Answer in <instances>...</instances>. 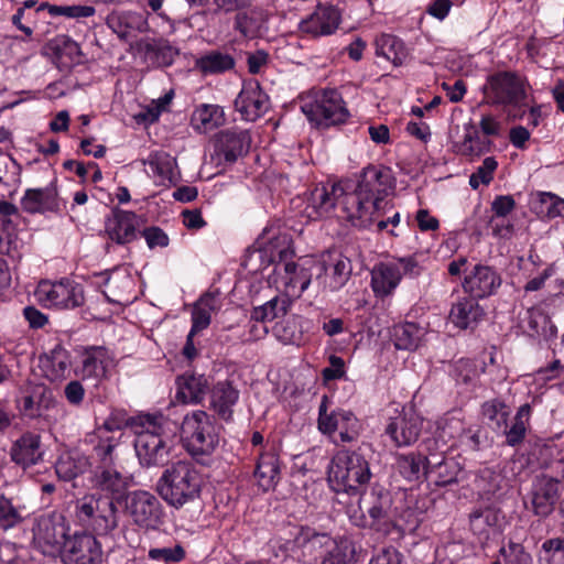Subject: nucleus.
I'll use <instances>...</instances> for the list:
<instances>
[{"instance_id": "obj_1", "label": "nucleus", "mask_w": 564, "mask_h": 564, "mask_svg": "<svg viewBox=\"0 0 564 564\" xmlns=\"http://www.w3.org/2000/svg\"><path fill=\"white\" fill-rule=\"evenodd\" d=\"M395 181L388 167L368 165L360 173L352 193L345 195L343 210L354 227L367 228L375 221Z\"/></svg>"}, {"instance_id": "obj_2", "label": "nucleus", "mask_w": 564, "mask_h": 564, "mask_svg": "<svg viewBox=\"0 0 564 564\" xmlns=\"http://www.w3.org/2000/svg\"><path fill=\"white\" fill-rule=\"evenodd\" d=\"M203 485V475L195 464L181 459L165 466L155 491L167 506L180 510L200 500Z\"/></svg>"}, {"instance_id": "obj_3", "label": "nucleus", "mask_w": 564, "mask_h": 564, "mask_svg": "<svg viewBox=\"0 0 564 564\" xmlns=\"http://www.w3.org/2000/svg\"><path fill=\"white\" fill-rule=\"evenodd\" d=\"M162 415L144 414L130 417L126 425L135 427L134 449L143 467L165 465L170 459L172 442L162 433Z\"/></svg>"}, {"instance_id": "obj_4", "label": "nucleus", "mask_w": 564, "mask_h": 564, "mask_svg": "<svg viewBox=\"0 0 564 564\" xmlns=\"http://www.w3.org/2000/svg\"><path fill=\"white\" fill-rule=\"evenodd\" d=\"M371 478L369 463L366 458L350 451H339L328 467V482L336 492L347 495L362 494V488Z\"/></svg>"}, {"instance_id": "obj_5", "label": "nucleus", "mask_w": 564, "mask_h": 564, "mask_svg": "<svg viewBox=\"0 0 564 564\" xmlns=\"http://www.w3.org/2000/svg\"><path fill=\"white\" fill-rule=\"evenodd\" d=\"M218 426L213 415L203 410L187 413L181 425L186 452L195 459L212 455L219 443Z\"/></svg>"}, {"instance_id": "obj_6", "label": "nucleus", "mask_w": 564, "mask_h": 564, "mask_svg": "<svg viewBox=\"0 0 564 564\" xmlns=\"http://www.w3.org/2000/svg\"><path fill=\"white\" fill-rule=\"evenodd\" d=\"M75 509L78 521L94 535L108 536L119 525V510L110 496L86 495L76 501Z\"/></svg>"}, {"instance_id": "obj_7", "label": "nucleus", "mask_w": 564, "mask_h": 564, "mask_svg": "<svg viewBox=\"0 0 564 564\" xmlns=\"http://www.w3.org/2000/svg\"><path fill=\"white\" fill-rule=\"evenodd\" d=\"M484 102L489 106L520 109L527 97L523 79L512 72L488 76L482 87Z\"/></svg>"}, {"instance_id": "obj_8", "label": "nucleus", "mask_w": 564, "mask_h": 564, "mask_svg": "<svg viewBox=\"0 0 564 564\" xmlns=\"http://www.w3.org/2000/svg\"><path fill=\"white\" fill-rule=\"evenodd\" d=\"M301 110L317 128L343 124L350 117L341 95L336 89L323 90L314 100L303 102Z\"/></svg>"}, {"instance_id": "obj_9", "label": "nucleus", "mask_w": 564, "mask_h": 564, "mask_svg": "<svg viewBox=\"0 0 564 564\" xmlns=\"http://www.w3.org/2000/svg\"><path fill=\"white\" fill-rule=\"evenodd\" d=\"M421 268L414 257L398 258L391 262H380L371 271V288L377 296L390 295L403 275L416 276Z\"/></svg>"}, {"instance_id": "obj_10", "label": "nucleus", "mask_w": 564, "mask_h": 564, "mask_svg": "<svg viewBox=\"0 0 564 564\" xmlns=\"http://www.w3.org/2000/svg\"><path fill=\"white\" fill-rule=\"evenodd\" d=\"M69 528L59 513L44 514L35 519L32 528L33 544L44 555L55 556L65 546Z\"/></svg>"}, {"instance_id": "obj_11", "label": "nucleus", "mask_w": 564, "mask_h": 564, "mask_svg": "<svg viewBox=\"0 0 564 564\" xmlns=\"http://www.w3.org/2000/svg\"><path fill=\"white\" fill-rule=\"evenodd\" d=\"M39 303L46 307L76 308L84 304V291L80 284L69 279L41 281L34 292Z\"/></svg>"}, {"instance_id": "obj_12", "label": "nucleus", "mask_w": 564, "mask_h": 564, "mask_svg": "<svg viewBox=\"0 0 564 564\" xmlns=\"http://www.w3.org/2000/svg\"><path fill=\"white\" fill-rule=\"evenodd\" d=\"M359 508L369 519L364 518L357 525L381 530L394 522L391 495L381 488L373 487L369 494H362Z\"/></svg>"}, {"instance_id": "obj_13", "label": "nucleus", "mask_w": 564, "mask_h": 564, "mask_svg": "<svg viewBox=\"0 0 564 564\" xmlns=\"http://www.w3.org/2000/svg\"><path fill=\"white\" fill-rule=\"evenodd\" d=\"M318 430L328 435L338 432L340 442L350 443L357 440L360 424L351 411L338 409L327 413L326 398L324 397L319 404Z\"/></svg>"}, {"instance_id": "obj_14", "label": "nucleus", "mask_w": 564, "mask_h": 564, "mask_svg": "<svg viewBox=\"0 0 564 564\" xmlns=\"http://www.w3.org/2000/svg\"><path fill=\"white\" fill-rule=\"evenodd\" d=\"M102 546L96 535L75 532L67 538L63 549L64 564H102Z\"/></svg>"}, {"instance_id": "obj_15", "label": "nucleus", "mask_w": 564, "mask_h": 564, "mask_svg": "<svg viewBox=\"0 0 564 564\" xmlns=\"http://www.w3.org/2000/svg\"><path fill=\"white\" fill-rule=\"evenodd\" d=\"M126 510L133 522L145 529H154L161 523L162 506L159 499L145 490H134L126 496Z\"/></svg>"}, {"instance_id": "obj_16", "label": "nucleus", "mask_w": 564, "mask_h": 564, "mask_svg": "<svg viewBox=\"0 0 564 564\" xmlns=\"http://www.w3.org/2000/svg\"><path fill=\"white\" fill-rule=\"evenodd\" d=\"M501 284V274L495 267L477 263L466 271L462 288L473 297L486 299L496 294Z\"/></svg>"}, {"instance_id": "obj_17", "label": "nucleus", "mask_w": 564, "mask_h": 564, "mask_svg": "<svg viewBox=\"0 0 564 564\" xmlns=\"http://www.w3.org/2000/svg\"><path fill=\"white\" fill-rule=\"evenodd\" d=\"M317 283L323 291L335 292L340 290L351 274L350 260L340 253H328L327 259L315 262Z\"/></svg>"}, {"instance_id": "obj_18", "label": "nucleus", "mask_w": 564, "mask_h": 564, "mask_svg": "<svg viewBox=\"0 0 564 564\" xmlns=\"http://www.w3.org/2000/svg\"><path fill=\"white\" fill-rule=\"evenodd\" d=\"M316 270L315 261L306 260L303 263L292 261L284 262L275 271L280 275V282L284 294L292 301L299 299L307 290L313 278V271Z\"/></svg>"}, {"instance_id": "obj_19", "label": "nucleus", "mask_w": 564, "mask_h": 564, "mask_svg": "<svg viewBox=\"0 0 564 564\" xmlns=\"http://www.w3.org/2000/svg\"><path fill=\"white\" fill-rule=\"evenodd\" d=\"M115 367V355L105 346H87L80 351L78 373L83 379H106Z\"/></svg>"}, {"instance_id": "obj_20", "label": "nucleus", "mask_w": 564, "mask_h": 564, "mask_svg": "<svg viewBox=\"0 0 564 564\" xmlns=\"http://www.w3.org/2000/svg\"><path fill=\"white\" fill-rule=\"evenodd\" d=\"M423 430V419L414 411H403L390 417L386 426V434L394 446L406 447L413 445Z\"/></svg>"}, {"instance_id": "obj_21", "label": "nucleus", "mask_w": 564, "mask_h": 564, "mask_svg": "<svg viewBox=\"0 0 564 564\" xmlns=\"http://www.w3.org/2000/svg\"><path fill=\"white\" fill-rule=\"evenodd\" d=\"M122 425L115 419H108L90 436L93 453L99 460V465L112 466L116 458L115 452L120 444Z\"/></svg>"}, {"instance_id": "obj_22", "label": "nucleus", "mask_w": 564, "mask_h": 564, "mask_svg": "<svg viewBox=\"0 0 564 564\" xmlns=\"http://www.w3.org/2000/svg\"><path fill=\"white\" fill-rule=\"evenodd\" d=\"M235 108L247 121H256L269 110V97L259 82H245L235 100Z\"/></svg>"}, {"instance_id": "obj_23", "label": "nucleus", "mask_w": 564, "mask_h": 564, "mask_svg": "<svg viewBox=\"0 0 564 564\" xmlns=\"http://www.w3.org/2000/svg\"><path fill=\"white\" fill-rule=\"evenodd\" d=\"M560 481L556 478L540 475L532 482L530 499L535 516L545 518L550 516L560 499Z\"/></svg>"}, {"instance_id": "obj_24", "label": "nucleus", "mask_w": 564, "mask_h": 564, "mask_svg": "<svg viewBox=\"0 0 564 564\" xmlns=\"http://www.w3.org/2000/svg\"><path fill=\"white\" fill-rule=\"evenodd\" d=\"M251 137L246 130L228 129L220 131L215 139V153L225 163L232 164L248 153Z\"/></svg>"}, {"instance_id": "obj_25", "label": "nucleus", "mask_w": 564, "mask_h": 564, "mask_svg": "<svg viewBox=\"0 0 564 564\" xmlns=\"http://www.w3.org/2000/svg\"><path fill=\"white\" fill-rule=\"evenodd\" d=\"M332 544V536L326 532H318L310 527H302L292 541V552L303 561L315 560L327 546Z\"/></svg>"}, {"instance_id": "obj_26", "label": "nucleus", "mask_w": 564, "mask_h": 564, "mask_svg": "<svg viewBox=\"0 0 564 564\" xmlns=\"http://www.w3.org/2000/svg\"><path fill=\"white\" fill-rule=\"evenodd\" d=\"M340 11L336 7H318L306 19H303L299 29L312 37L325 36L334 33L340 22Z\"/></svg>"}, {"instance_id": "obj_27", "label": "nucleus", "mask_w": 564, "mask_h": 564, "mask_svg": "<svg viewBox=\"0 0 564 564\" xmlns=\"http://www.w3.org/2000/svg\"><path fill=\"white\" fill-rule=\"evenodd\" d=\"M345 191L340 183H326L315 186L310 194L307 210L308 217L319 218L327 216L339 198H345Z\"/></svg>"}, {"instance_id": "obj_28", "label": "nucleus", "mask_w": 564, "mask_h": 564, "mask_svg": "<svg viewBox=\"0 0 564 564\" xmlns=\"http://www.w3.org/2000/svg\"><path fill=\"white\" fill-rule=\"evenodd\" d=\"M61 205L55 186L29 188L21 198V207L29 214L58 213Z\"/></svg>"}, {"instance_id": "obj_29", "label": "nucleus", "mask_w": 564, "mask_h": 564, "mask_svg": "<svg viewBox=\"0 0 564 564\" xmlns=\"http://www.w3.org/2000/svg\"><path fill=\"white\" fill-rule=\"evenodd\" d=\"M240 397L239 390L228 380L216 382L209 392V408L219 419L228 422L232 420L234 406Z\"/></svg>"}, {"instance_id": "obj_30", "label": "nucleus", "mask_w": 564, "mask_h": 564, "mask_svg": "<svg viewBox=\"0 0 564 564\" xmlns=\"http://www.w3.org/2000/svg\"><path fill=\"white\" fill-rule=\"evenodd\" d=\"M426 463L427 478L436 486H447L457 482L462 467L453 457H446L443 453H430Z\"/></svg>"}, {"instance_id": "obj_31", "label": "nucleus", "mask_w": 564, "mask_h": 564, "mask_svg": "<svg viewBox=\"0 0 564 564\" xmlns=\"http://www.w3.org/2000/svg\"><path fill=\"white\" fill-rule=\"evenodd\" d=\"M107 25L122 40L134 37L149 29L147 18L139 12H113L107 18Z\"/></svg>"}, {"instance_id": "obj_32", "label": "nucleus", "mask_w": 564, "mask_h": 564, "mask_svg": "<svg viewBox=\"0 0 564 564\" xmlns=\"http://www.w3.org/2000/svg\"><path fill=\"white\" fill-rule=\"evenodd\" d=\"M11 459L23 468L36 465L43 458L41 436L34 433H24L10 449Z\"/></svg>"}, {"instance_id": "obj_33", "label": "nucleus", "mask_w": 564, "mask_h": 564, "mask_svg": "<svg viewBox=\"0 0 564 564\" xmlns=\"http://www.w3.org/2000/svg\"><path fill=\"white\" fill-rule=\"evenodd\" d=\"M93 487L113 496H121L129 487V478L113 466L98 465L91 476Z\"/></svg>"}, {"instance_id": "obj_34", "label": "nucleus", "mask_w": 564, "mask_h": 564, "mask_svg": "<svg viewBox=\"0 0 564 564\" xmlns=\"http://www.w3.org/2000/svg\"><path fill=\"white\" fill-rule=\"evenodd\" d=\"M135 214L122 209H115L112 217L106 221L108 237L119 245L131 242L137 237Z\"/></svg>"}, {"instance_id": "obj_35", "label": "nucleus", "mask_w": 564, "mask_h": 564, "mask_svg": "<svg viewBox=\"0 0 564 564\" xmlns=\"http://www.w3.org/2000/svg\"><path fill=\"white\" fill-rule=\"evenodd\" d=\"M143 165H148L150 171L148 175L158 178L161 185L175 184L177 182L174 172L176 160L165 151H153L142 160Z\"/></svg>"}, {"instance_id": "obj_36", "label": "nucleus", "mask_w": 564, "mask_h": 564, "mask_svg": "<svg viewBox=\"0 0 564 564\" xmlns=\"http://www.w3.org/2000/svg\"><path fill=\"white\" fill-rule=\"evenodd\" d=\"M477 300L469 295V297H463L456 302L449 312L451 323L459 329L474 327L485 314Z\"/></svg>"}, {"instance_id": "obj_37", "label": "nucleus", "mask_w": 564, "mask_h": 564, "mask_svg": "<svg viewBox=\"0 0 564 564\" xmlns=\"http://www.w3.org/2000/svg\"><path fill=\"white\" fill-rule=\"evenodd\" d=\"M40 365L50 381H59L69 372L70 355L62 345H56L40 358Z\"/></svg>"}, {"instance_id": "obj_38", "label": "nucleus", "mask_w": 564, "mask_h": 564, "mask_svg": "<svg viewBox=\"0 0 564 564\" xmlns=\"http://www.w3.org/2000/svg\"><path fill=\"white\" fill-rule=\"evenodd\" d=\"M235 66L234 56L219 50L209 51L194 62V68L204 76L224 74L234 69Z\"/></svg>"}, {"instance_id": "obj_39", "label": "nucleus", "mask_w": 564, "mask_h": 564, "mask_svg": "<svg viewBox=\"0 0 564 564\" xmlns=\"http://www.w3.org/2000/svg\"><path fill=\"white\" fill-rule=\"evenodd\" d=\"M177 400L186 404H197L204 400L208 387L207 379L199 375H183L177 378Z\"/></svg>"}, {"instance_id": "obj_40", "label": "nucleus", "mask_w": 564, "mask_h": 564, "mask_svg": "<svg viewBox=\"0 0 564 564\" xmlns=\"http://www.w3.org/2000/svg\"><path fill=\"white\" fill-rule=\"evenodd\" d=\"M65 416V410L48 390H43L36 399V412L31 413V419H39L44 426L51 427Z\"/></svg>"}, {"instance_id": "obj_41", "label": "nucleus", "mask_w": 564, "mask_h": 564, "mask_svg": "<svg viewBox=\"0 0 564 564\" xmlns=\"http://www.w3.org/2000/svg\"><path fill=\"white\" fill-rule=\"evenodd\" d=\"M90 466L89 458L79 452H69L61 455L55 464V471L59 479L70 481L84 474Z\"/></svg>"}, {"instance_id": "obj_42", "label": "nucleus", "mask_w": 564, "mask_h": 564, "mask_svg": "<svg viewBox=\"0 0 564 564\" xmlns=\"http://www.w3.org/2000/svg\"><path fill=\"white\" fill-rule=\"evenodd\" d=\"M254 476L259 487L264 491L274 488L280 479V464L276 454L272 452L262 453L259 456Z\"/></svg>"}, {"instance_id": "obj_43", "label": "nucleus", "mask_w": 564, "mask_h": 564, "mask_svg": "<svg viewBox=\"0 0 564 564\" xmlns=\"http://www.w3.org/2000/svg\"><path fill=\"white\" fill-rule=\"evenodd\" d=\"M356 546L347 536L332 538L321 564H355Z\"/></svg>"}, {"instance_id": "obj_44", "label": "nucleus", "mask_w": 564, "mask_h": 564, "mask_svg": "<svg viewBox=\"0 0 564 564\" xmlns=\"http://www.w3.org/2000/svg\"><path fill=\"white\" fill-rule=\"evenodd\" d=\"M427 460L429 455L422 453L402 454L397 458V468L404 479L417 481L427 478Z\"/></svg>"}, {"instance_id": "obj_45", "label": "nucleus", "mask_w": 564, "mask_h": 564, "mask_svg": "<svg viewBox=\"0 0 564 564\" xmlns=\"http://www.w3.org/2000/svg\"><path fill=\"white\" fill-rule=\"evenodd\" d=\"M225 122V113L218 105H200L192 115L193 128L200 132L207 133Z\"/></svg>"}, {"instance_id": "obj_46", "label": "nucleus", "mask_w": 564, "mask_h": 564, "mask_svg": "<svg viewBox=\"0 0 564 564\" xmlns=\"http://www.w3.org/2000/svg\"><path fill=\"white\" fill-rule=\"evenodd\" d=\"M261 252L268 257L269 262L280 268L293 257L292 239L288 234H273L262 247Z\"/></svg>"}, {"instance_id": "obj_47", "label": "nucleus", "mask_w": 564, "mask_h": 564, "mask_svg": "<svg viewBox=\"0 0 564 564\" xmlns=\"http://www.w3.org/2000/svg\"><path fill=\"white\" fill-rule=\"evenodd\" d=\"M293 301L285 294L274 296L263 305L257 306L251 311V322H271L275 318L286 315Z\"/></svg>"}, {"instance_id": "obj_48", "label": "nucleus", "mask_w": 564, "mask_h": 564, "mask_svg": "<svg viewBox=\"0 0 564 564\" xmlns=\"http://www.w3.org/2000/svg\"><path fill=\"white\" fill-rule=\"evenodd\" d=\"M376 54L390 61L394 66H401L408 57L404 43L391 34H382L376 40Z\"/></svg>"}, {"instance_id": "obj_49", "label": "nucleus", "mask_w": 564, "mask_h": 564, "mask_svg": "<svg viewBox=\"0 0 564 564\" xmlns=\"http://www.w3.org/2000/svg\"><path fill=\"white\" fill-rule=\"evenodd\" d=\"M531 413V405L529 403L522 404L513 417L512 425L500 430L506 436L507 445L513 447L523 442L530 425Z\"/></svg>"}, {"instance_id": "obj_50", "label": "nucleus", "mask_w": 564, "mask_h": 564, "mask_svg": "<svg viewBox=\"0 0 564 564\" xmlns=\"http://www.w3.org/2000/svg\"><path fill=\"white\" fill-rule=\"evenodd\" d=\"M425 328L415 323L406 322L394 326L393 339L397 349L415 350L425 335Z\"/></svg>"}, {"instance_id": "obj_51", "label": "nucleus", "mask_w": 564, "mask_h": 564, "mask_svg": "<svg viewBox=\"0 0 564 564\" xmlns=\"http://www.w3.org/2000/svg\"><path fill=\"white\" fill-rule=\"evenodd\" d=\"M216 307L217 299L209 293L202 295L196 301L192 311V335H196L209 326L212 313Z\"/></svg>"}, {"instance_id": "obj_52", "label": "nucleus", "mask_w": 564, "mask_h": 564, "mask_svg": "<svg viewBox=\"0 0 564 564\" xmlns=\"http://www.w3.org/2000/svg\"><path fill=\"white\" fill-rule=\"evenodd\" d=\"M481 415L489 422L494 430L500 431L501 429L507 427L510 408L502 399H490L481 404Z\"/></svg>"}, {"instance_id": "obj_53", "label": "nucleus", "mask_w": 564, "mask_h": 564, "mask_svg": "<svg viewBox=\"0 0 564 564\" xmlns=\"http://www.w3.org/2000/svg\"><path fill=\"white\" fill-rule=\"evenodd\" d=\"M180 51L166 41H160L147 46V55L156 67H169L178 56Z\"/></svg>"}, {"instance_id": "obj_54", "label": "nucleus", "mask_w": 564, "mask_h": 564, "mask_svg": "<svg viewBox=\"0 0 564 564\" xmlns=\"http://www.w3.org/2000/svg\"><path fill=\"white\" fill-rule=\"evenodd\" d=\"M492 142L480 135L478 129L474 124L465 127V134L462 142V152L468 155H480L488 152Z\"/></svg>"}, {"instance_id": "obj_55", "label": "nucleus", "mask_w": 564, "mask_h": 564, "mask_svg": "<svg viewBox=\"0 0 564 564\" xmlns=\"http://www.w3.org/2000/svg\"><path fill=\"white\" fill-rule=\"evenodd\" d=\"M273 333L278 340L284 345H297L302 340V330L295 316L276 323Z\"/></svg>"}, {"instance_id": "obj_56", "label": "nucleus", "mask_w": 564, "mask_h": 564, "mask_svg": "<svg viewBox=\"0 0 564 564\" xmlns=\"http://www.w3.org/2000/svg\"><path fill=\"white\" fill-rule=\"evenodd\" d=\"M499 557L502 558L503 564H532L533 560L531 554L525 547L518 542L509 540L499 549Z\"/></svg>"}, {"instance_id": "obj_57", "label": "nucleus", "mask_w": 564, "mask_h": 564, "mask_svg": "<svg viewBox=\"0 0 564 564\" xmlns=\"http://www.w3.org/2000/svg\"><path fill=\"white\" fill-rule=\"evenodd\" d=\"M22 521V514L19 507L13 505L10 498L0 495V529L9 530Z\"/></svg>"}, {"instance_id": "obj_58", "label": "nucleus", "mask_w": 564, "mask_h": 564, "mask_svg": "<svg viewBox=\"0 0 564 564\" xmlns=\"http://www.w3.org/2000/svg\"><path fill=\"white\" fill-rule=\"evenodd\" d=\"M150 560L165 564L178 563L185 557V550L181 544L152 547L148 552Z\"/></svg>"}, {"instance_id": "obj_59", "label": "nucleus", "mask_w": 564, "mask_h": 564, "mask_svg": "<svg viewBox=\"0 0 564 564\" xmlns=\"http://www.w3.org/2000/svg\"><path fill=\"white\" fill-rule=\"evenodd\" d=\"M48 12L52 15L65 17L69 19H85L93 17L96 9L93 6L73 4V6H50Z\"/></svg>"}, {"instance_id": "obj_60", "label": "nucleus", "mask_w": 564, "mask_h": 564, "mask_svg": "<svg viewBox=\"0 0 564 564\" xmlns=\"http://www.w3.org/2000/svg\"><path fill=\"white\" fill-rule=\"evenodd\" d=\"M498 163L495 158H486L481 165L477 167L469 177V185L477 189L481 184L488 185L494 178V172L496 171Z\"/></svg>"}, {"instance_id": "obj_61", "label": "nucleus", "mask_w": 564, "mask_h": 564, "mask_svg": "<svg viewBox=\"0 0 564 564\" xmlns=\"http://www.w3.org/2000/svg\"><path fill=\"white\" fill-rule=\"evenodd\" d=\"M234 28L245 37H253L259 31V22L252 12L241 11L235 17Z\"/></svg>"}, {"instance_id": "obj_62", "label": "nucleus", "mask_w": 564, "mask_h": 564, "mask_svg": "<svg viewBox=\"0 0 564 564\" xmlns=\"http://www.w3.org/2000/svg\"><path fill=\"white\" fill-rule=\"evenodd\" d=\"M142 236L150 249H154L156 247L165 248L170 242L169 236L160 227L155 226L145 228L142 231Z\"/></svg>"}, {"instance_id": "obj_63", "label": "nucleus", "mask_w": 564, "mask_h": 564, "mask_svg": "<svg viewBox=\"0 0 564 564\" xmlns=\"http://www.w3.org/2000/svg\"><path fill=\"white\" fill-rule=\"evenodd\" d=\"M516 207V202L511 195H499L491 203L494 218H506Z\"/></svg>"}, {"instance_id": "obj_64", "label": "nucleus", "mask_w": 564, "mask_h": 564, "mask_svg": "<svg viewBox=\"0 0 564 564\" xmlns=\"http://www.w3.org/2000/svg\"><path fill=\"white\" fill-rule=\"evenodd\" d=\"M23 316L26 319L29 327L32 329L43 328L48 324V317L35 306H25L23 308Z\"/></svg>"}]
</instances>
